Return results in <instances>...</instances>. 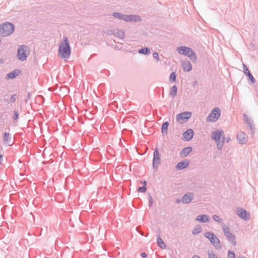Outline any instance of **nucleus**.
I'll list each match as a JSON object with an SVG mask.
<instances>
[{"mask_svg": "<svg viewBox=\"0 0 258 258\" xmlns=\"http://www.w3.org/2000/svg\"><path fill=\"white\" fill-rule=\"evenodd\" d=\"M58 54L61 58L68 59L71 55V48L67 37H64L59 44Z\"/></svg>", "mask_w": 258, "mask_h": 258, "instance_id": "nucleus-1", "label": "nucleus"}, {"mask_svg": "<svg viewBox=\"0 0 258 258\" xmlns=\"http://www.w3.org/2000/svg\"><path fill=\"white\" fill-rule=\"evenodd\" d=\"M14 31V26L10 23H5L0 25V36L5 37L11 34Z\"/></svg>", "mask_w": 258, "mask_h": 258, "instance_id": "nucleus-2", "label": "nucleus"}, {"mask_svg": "<svg viewBox=\"0 0 258 258\" xmlns=\"http://www.w3.org/2000/svg\"><path fill=\"white\" fill-rule=\"evenodd\" d=\"M212 139L216 142L217 148L219 149H221L223 147V144L224 141L223 132L222 131L219 130L213 132Z\"/></svg>", "mask_w": 258, "mask_h": 258, "instance_id": "nucleus-3", "label": "nucleus"}, {"mask_svg": "<svg viewBox=\"0 0 258 258\" xmlns=\"http://www.w3.org/2000/svg\"><path fill=\"white\" fill-rule=\"evenodd\" d=\"M177 50L179 54L189 57L192 61L196 60L195 54L191 48L186 46H181L178 47Z\"/></svg>", "mask_w": 258, "mask_h": 258, "instance_id": "nucleus-4", "label": "nucleus"}, {"mask_svg": "<svg viewBox=\"0 0 258 258\" xmlns=\"http://www.w3.org/2000/svg\"><path fill=\"white\" fill-rule=\"evenodd\" d=\"M29 52L27 46L22 45L19 46L18 49V57L19 60L24 61L26 59L27 55Z\"/></svg>", "mask_w": 258, "mask_h": 258, "instance_id": "nucleus-5", "label": "nucleus"}, {"mask_svg": "<svg viewBox=\"0 0 258 258\" xmlns=\"http://www.w3.org/2000/svg\"><path fill=\"white\" fill-rule=\"evenodd\" d=\"M222 229L225 235L229 240L231 241L233 245H235L236 244L235 237L230 232L229 227L226 225H223L222 226Z\"/></svg>", "mask_w": 258, "mask_h": 258, "instance_id": "nucleus-6", "label": "nucleus"}, {"mask_svg": "<svg viewBox=\"0 0 258 258\" xmlns=\"http://www.w3.org/2000/svg\"><path fill=\"white\" fill-rule=\"evenodd\" d=\"M220 115V110L218 108H215L207 117V120L209 122H214L218 120Z\"/></svg>", "mask_w": 258, "mask_h": 258, "instance_id": "nucleus-7", "label": "nucleus"}, {"mask_svg": "<svg viewBox=\"0 0 258 258\" xmlns=\"http://www.w3.org/2000/svg\"><path fill=\"white\" fill-rule=\"evenodd\" d=\"M191 116V114L190 112H184L178 114L176 116V119L179 123H182L189 118Z\"/></svg>", "mask_w": 258, "mask_h": 258, "instance_id": "nucleus-8", "label": "nucleus"}, {"mask_svg": "<svg viewBox=\"0 0 258 258\" xmlns=\"http://www.w3.org/2000/svg\"><path fill=\"white\" fill-rule=\"evenodd\" d=\"M121 20L126 22H137L141 21V19L137 15H126L122 14Z\"/></svg>", "mask_w": 258, "mask_h": 258, "instance_id": "nucleus-9", "label": "nucleus"}, {"mask_svg": "<svg viewBox=\"0 0 258 258\" xmlns=\"http://www.w3.org/2000/svg\"><path fill=\"white\" fill-rule=\"evenodd\" d=\"M205 236L210 240L211 243L214 246H217L219 244V240L218 238L214 234L210 232H207L206 233Z\"/></svg>", "mask_w": 258, "mask_h": 258, "instance_id": "nucleus-10", "label": "nucleus"}, {"mask_svg": "<svg viewBox=\"0 0 258 258\" xmlns=\"http://www.w3.org/2000/svg\"><path fill=\"white\" fill-rule=\"evenodd\" d=\"M238 215L244 220H248L249 218V214L247 211L242 209H239L237 211Z\"/></svg>", "mask_w": 258, "mask_h": 258, "instance_id": "nucleus-11", "label": "nucleus"}, {"mask_svg": "<svg viewBox=\"0 0 258 258\" xmlns=\"http://www.w3.org/2000/svg\"><path fill=\"white\" fill-rule=\"evenodd\" d=\"M194 136V131L191 129L187 130L183 134V138L185 141H189L192 139Z\"/></svg>", "mask_w": 258, "mask_h": 258, "instance_id": "nucleus-12", "label": "nucleus"}, {"mask_svg": "<svg viewBox=\"0 0 258 258\" xmlns=\"http://www.w3.org/2000/svg\"><path fill=\"white\" fill-rule=\"evenodd\" d=\"M247 136L243 132H240L237 135V140L241 144H244L247 141Z\"/></svg>", "mask_w": 258, "mask_h": 258, "instance_id": "nucleus-13", "label": "nucleus"}, {"mask_svg": "<svg viewBox=\"0 0 258 258\" xmlns=\"http://www.w3.org/2000/svg\"><path fill=\"white\" fill-rule=\"evenodd\" d=\"M160 157L159 153L158 148H156L154 152V158H153V166H155V164L158 165L159 163Z\"/></svg>", "mask_w": 258, "mask_h": 258, "instance_id": "nucleus-14", "label": "nucleus"}, {"mask_svg": "<svg viewBox=\"0 0 258 258\" xmlns=\"http://www.w3.org/2000/svg\"><path fill=\"white\" fill-rule=\"evenodd\" d=\"M182 67L184 71L189 72L192 69V66L189 61H184L182 62Z\"/></svg>", "mask_w": 258, "mask_h": 258, "instance_id": "nucleus-15", "label": "nucleus"}, {"mask_svg": "<svg viewBox=\"0 0 258 258\" xmlns=\"http://www.w3.org/2000/svg\"><path fill=\"white\" fill-rule=\"evenodd\" d=\"M193 195L191 194L185 195L182 198V202L184 203H189L191 201Z\"/></svg>", "mask_w": 258, "mask_h": 258, "instance_id": "nucleus-16", "label": "nucleus"}, {"mask_svg": "<svg viewBox=\"0 0 258 258\" xmlns=\"http://www.w3.org/2000/svg\"><path fill=\"white\" fill-rule=\"evenodd\" d=\"M20 72L21 71L19 70H15L13 72L8 74L7 75V78L8 79H13L18 76L20 74Z\"/></svg>", "mask_w": 258, "mask_h": 258, "instance_id": "nucleus-17", "label": "nucleus"}, {"mask_svg": "<svg viewBox=\"0 0 258 258\" xmlns=\"http://www.w3.org/2000/svg\"><path fill=\"white\" fill-rule=\"evenodd\" d=\"M188 161L184 160L182 162H179L177 164L176 167L179 169H183L186 168L188 165Z\"/></svg>", "mask_w": 258, "mask_h": 258, "instance_id": "nucleus-18", "label": "nucleus"}, {"mask_svg": "<svg viewBox=\"0 0 258 258\" xmlns=\"http://www.w3.org/2000/svg\"><path fill=\"white\" fill-rule=\"evenodd\" d=\"M197 221L201 222H206L208 221L209 218L208 216L206 215H199L197 217L196 219Z\"/></svg>", "mask_w": 258, "mask_h": 258, "instance_id": "nucleus-19", "label": "nucleus"}, {"mask_svg": "<svg viewBox=\"0 0 258 258\" xmlns=\"http://www.w3.org/2000/svg\"><path fill=\"white\" fill-rule=\"evenodd\" d=\"M192 151V148L191 147H187L182 150L181 151V154L182 156L185 157L188 154H189Z\"/></svg>", "mask_w": 258, "mask_h": 258, "instance_id": "nucleus-20", "label": "nucleus"}, {"mask_svg": "<svg viewBox=\"0 0 258 258\" xmlns=\"http://www.w3.org/2000/svg\"><path fill=\"white\" fill-rule=\"evenodd\" d=\"M157 244L158 246L162 249H164L166 247L165 243L160 237L157 238Z\"/></svg>", "mask_w": 258, "mask_h": 258, "instance_id": "nucleus-21", "label": "nucleus"}, {"mask_svg": "<svg viewBox=\"0 0 258 258\" xmlns=\"http://www.w3.org/2000/svg\"><path fill=\"white\" fill-rule=\"evenodd\" d=\"M169 123L168 122H164L162 126V132L163 134L167 133Z\"/></svg>", "mask_w": 258, "mask_h": 258, "instance_id": "nucleus-22", "label": "nucleus"}, {"mask_svg": "<svg viewBox=\"0 0 258 258\" xmlns=\"http://www.w3.org/2000/svg\"><path fill=\"white\" fill-rule=\"evenodd\" d=\"M176 93H177V87L175 86H174L171 88L170 94L172 96H175L176 95Z\"/></svg>", "mask_w": 258, "mask_h": 258, "instance_id": "nucleus-23", "label": "nucleus"}, {"mask_svg": "<svg viewBox=\"0 0 258 258\" xmlns=\"http://www.w3.org/2000/svg\"><path fill=\"white\" fill-rule=\"evenodd\" d=\"M202 228L200 226H197L192 231V233L195 235L201 232Z\"/></svg>", "mask_w": 258, "mask_h": 258, "instance_id": "nucleus-24", "label": "nucleus"}, {"mask_svg": "<svg viewBox=\"0 0 258 258\" xmlns=\"http://www.w3.org/2000/svg\"><path fill=\"white\" fill-rule=\"evenodd\" d=\"M149 52H150V51H149V49L147 47L144 48H142V49H141L139 50V53H140L147 54V53H148Z\"/></svg>", "mask_w": 258, "mask_h": 258, "instance_id": "nucleus-25", "label": "nucleus"}, {"mask_svg": "<svg viewBox=\"0 0 258 258\" xmlns=\"http://www.w3.org/2000/svg\"><path fill=\"white\" fill-rule=\"evenodd\" d=\"M228 258H236L234 252L229 250L228 253Z\"/></svg>", "mask_w": 258, "mask_h": 258, "instance_id": "nucleus-26", "label": "nucleus"}, {"mask_svg": "<svg viewBox=\"0 0 258 258\" xmlns=\"http://www.w3.org/2000/svg\"><path fill=\"white\" fill-rule=\"evenodd\" d=\"M147 190L146 186H143L142 187H140L138 189V191L140 192H145Z\"/></svg>", "mask_w": 258, "mask_h": 258, "instance_id": "nucleus-27", "label": "nucleus"}, {"mask_svg": "<svg viewBox=\"0 0 258 258\" xmlns=\"http://www.w3.org/2000/svg\"><path fill=\"white\" fill-rule=\"evenodd\" d=\"M113 16L115 18H117L121 20L122 14L119 13H114L113 14Z\"/></svg>", "mask_w": 258, "mask_h": 258, "instance_id": "nucleus-28", "label": "nucleus"}, {"mask_svg": "<svg viewBox=\"0 0 258 258\" xmlns=\"http://www.w3.org/2000/svg\"><path fill=\"white\" fill-rule=\"evenodd\" d=\"M243 72H244V74H245L246 75H248V74H249L250 72H249L248 69L246 67V66L244 64H243Z\"/></svg>", "mask_w": 258, "mask_h": 258, "instance_id": "nucleus-29", "label": "nucleus"}, {"mask_svg": "<svg viewBox=\"0 0 258 258\" xmlns=\"http://www.w3.org/2000/svg\"><path fill=\"white\" fill-rule=\"evenodd\" d=\"M176 74L175 72H172L170 76V79L172 81H175L176 80Z\"/></svg>", "mask_w": 258, "mask_h": 258, "instance_id": "nucleus-30", "label": "nucleus"}, {"mask_svg": "<svg viewBox=\"0 0 258 258\" xmlns=\"http://www.w3.org/2000/svg\"><path fill=\"white\" fill-rule=\"evenodd\" d=\"M213 218L215 221L219 222H221L222 221L221 218L218 216L216 215H213Z\"/></svg>", "mask_w": 258, "mask_h": 258, "instance_id": "nucleus-31", "label": "nucleus"}, {"mask_svg": "<svg viewBox=\"0 0 258 258\" xmlns=\"http://www.w3.org/2000/svg\"><path fill=\"white\" fill-rule=\"evenodd\" d=\"M208 256L209 258H217L215 256L214 253L212 251L208 252Z\"/></svg>", "mask_w": 258, "mask_h": 258, "instance_id": "nucleus-32", "label": "nucleus"}, {"mask_svg": "<svg viewBox=\"0 0 258 258\" xmlns=\"http://www.w3.org/2000/svg\"><path fill=\"white\" fill-rule=\"evenodd\" d=\"M9 137H10L9 134H7V133H5V134H4V141H5V142H8L9 141Z\"/></svg>", "mask_w": 258, "mask_h": 258, "instance_id": "nucleus-33", "label": "nucleus"}, {"mask_svg": "<svg viewBox=\"0 0 258 258\" xmlns=\"http://www.w3.org/2000/svg\"><path fill=\"white\" fill-rule=\"evenodd\" d=\"M247 76L248 77L249 80H250L252 83H253L255 82V80L253 77L250 73Z\"/></svg>", "mask_w": 258, "mask_h": 258, "instance_id": "nucleus-34", "label": "nucleus"}, {"mask_svg": "<svg viewBox=\"0 0 258 258\" xmlns=\"http://www.w3.org/2000/svg\"><path fill=\"white\" fill-rule=\"evenodd\" d=\"M16 99V95H13V96H11V99H10V102H14L15 101V100Z\"/></svg>", "mask_w": 258, "mask_h": 258, "instance_id": "nucleus-35", "label": "nucleus"}, {"mask_svg": "<svg viewBox=\"0 0 258 258\" xmlns=\"http://www.w3.org/2000/svg\"><path fill=\"white\" fill-rule=\"evenodd\" d=\"M153 56L155 58H156L158 61L159 60V55H158V53H157V52L153 53Z\"/></svg>", "mask_w": 258, "mask_h": 258, "instance_id": "nucleus-36", "label": "nucleus"}, {"mask_svg": "<svg viewBox=\"0 0 258 258\" xmlns=\"http://www.w3.org/2000/svg\"><path fill=\"white\" fill-rule=\"evenodd\" d=\"M153 203V200L151 196L149 197V206L151 207Z\"/></svg>", "mask_w": 258, "mask_h": 258, "instance_id": "nucleus-37", "label": "nucleus"}, {"mask_svg": "<svg viewBox=\"0 0 258 258\" xmlns=\"http://www.w3.org/2000/svg\"><path fill=\"white\" fill-rule=\"evenodd\" d=\"M141 255L142 256L143 258H146L147 256V254L146 253H142L141 254Z\"/></svg>", "mask_w": 258, "mask_h": 258, "instance_id": "nucleus-38", "label": "nucleus"}, {"mask_svg": "<svg viewBox=\"0 0 258 258\" xmlns=\"http://www.w3.org/2000/svg\"><path fill=\"white\" fill-rule=\"evenodd\" d=\"M142 183H143V186H146V185H147V181H144L142 182Z\"/></svg>", "mask_w": 258, "mask_h": 258, "instance_id": "nucleus-39", "label": "nucleus"}, {"mask_svg": "<svg viewBox=\"0 0 258 258\" xmlns=\"http://www.w3.org/2000/svg\"><path fill=\"white\" fill-rule=\"evenodd\" d=\"M15 119H16L18 117V113L17 112L15 113Z\"/></svg>", "mask_w": 258, "mask_h": 258, "instance_id": "nucleus-40", "label": "nucleus"}, {"mask_svg": "<svg viewBox=\"0 0 258 258\" xmlns=\"http://www.w3.org/2000/svg\"><path fill=\"white\" fill-rule=\"evenodd\" d=\"M192 258H200V257L198 255H194L192 256Z\"/></svg>", "mask_w": 258, "mask_h": 258, "instance_id": "nucleus-41", "label": "nucleus"}, {"mask_svg": "<svg viewBox=\"0 0 258 258\" xmlns=\"http://www.w3.org/2000/svg\"><path fill=\"white\" fill-rule=\"evenodd\" d=\"M239 258H246V257L244 256H239Z\"/></svg>", "mask_w": 258, "mask_h": 258, "instance_id": "nucleus-42", "label": "nucleus"}]
</instances>
